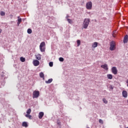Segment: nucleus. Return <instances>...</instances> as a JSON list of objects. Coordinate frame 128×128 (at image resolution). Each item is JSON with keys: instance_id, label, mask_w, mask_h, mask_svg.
Wrapping results in <instances>:
<instances>
[{"instance_id": "20", "label": "nucleus", "mask_w": 128, "mask_h": 128, "mask_svg": "<svg viewBox=\"0 0 128 128\" xmlns=\"http://www.w3.org/2000/svg\"><path fill=\"white\" fill-rule=\"evenodd\" d=\"M20 60L22 62H26V58H24V57H20Z\"/></svg>"}, {"instance_id": "4", "label": "nucleus", "mask_w": 128, "mask_h": 128, "mask_svg": "<svg viewBox=\"0 0 128 128\" xmlns=\"http://www.w3.org/2000/svg\"><path fill=\"white\" fill-rule=\"evenodd\" d=\"M38 96H40V92L36 91V90H34L33 92V98H36Z\"/></svg>"}, {"instance_id": "15", "label": "nucleus", "mask_w": 128, "mask_h": 128, "mask_svg": "<svg viewBox=\"0 0 128 128\" xmlns=\"http://www.w3.org/2000/svg\"><path fill=\"white\" fill-rule=\"evenodd\" d=\"M22 126H24V128H28V122H23L22 124Z\"/></svg>"}, {"instance_id": "24", "label": "nucleus", "mask_w": 128, "mask_h": 128, "mask_svg": "<svg viewBox=\"0 0 128 128\" xmlns=\"http://www.w3.org/2000/svg\"><path fill=\"white\" fill-rule=\"evenodd\" d=\"M0 16H6V12L2 11L0 12Z\"/></svg>"}, {"instance_id": "27", "label": "nucleus", "mask_w": 128, "mask_h": 128, "mask_svg": "<svg viewBox=\"0 0 128 128\" xmlns=\"http://www.w3.org/2000/svg\"><path fill=\"white\" fill-rule=\"evenodd\" d=\"M49 66H54V62H50V63H49Z\"/></svg>"}, {"instance_id": "16", "label": "nucleus", "mask_w": 128, "mask_h": 128, "mask_svg": "<svg viewBox=\"0 0 128 128\" xmlns=\"http://www.w3.org/2000/svg\"><path fill=\"white\" fill-rule=\"evenodd\" d=\"M25 116L26 117V118H28L29 120H32V116L31 115H30V114H26L25 115Z\"/></svg>"}, {"instance_id": "30", "label": "nucleus", "mask_w": 128, "mask_h": 128, "mask_svg": "<svg viewBox=\"0 0 128 128\" xmlns=\"http://www.w3.org/2000/svg\"><path fill=\"white\" fill-rule=\"evenodd\" d=\"M59 60L60 62H64V59L60 57L59 58Z\"/></svg>"}, {"instance_id": "6", "label": "nucleus", "mask_w": 128, "mask_h": 128, "mask_svg": "<svg viewBox=\"0 0 128 128\" xmlns=\"http://www.w3.org/2000/svg\"><path fill=\"white\" fill-rule=\"evenodd\" d=\"M112 72L114 74H118V69H116V67L114 66L112 68Z\"/></svg>"}, {"instance_id": "28", "label": "nucleus", "mask_w": 128, "mask_h": 128, "mask_svg": "<svg viewBox=\"0 0 128 128\" xmlns=\"http://www.w3.org/2000/svg\"><path fill=\"white\" fill-rule=\"evenodd\" d=\"M102 100H103L104 104H108V100H106V98H104Z\"/></svg>"}, {"instance_id": "13", "label": "nucleus", "mask_w": 128, "mask_h": 128, "mask_svg": "<svg viewBox=\"0 0 128 128\" xmlns=\"http://www.w3.org/2000/svg\"><path fill=\"white\" fill-rule=\"evenodd\" d=\"M20 18V16H18V22H17L18 26H20V22H22V18Z\"/></svg>"}, {"instance_id": "35", "label": "nucleus", "mask_w": 128, "mask_h": 128, "mask_svg": "<svg viewBox=\"0 0 128 128\" xmlns=\"http://www.w3.org/2000/svg\"><path fill=\"white\" fill-rule=\"evenodd\" d=\"M2 32V29H0V34Z\"/></svg>"}, {"instance_id": "34", "label": "nucleus", "mask_w": 128, "mask_h": 128, "mask_svg": "<svg viewBox=\"0 0 128 128\" xmlns=\"http://www.w3.org/2000/svg\"><path fill=\"white\" fill-rule=\"evenodd\" d=\"M126 84H128L127 86H128V80H126Z\"/></svg>"}, {"instance_id": "37", "label": "nucleus", "mask_w": 128, "mask_h": 128, "mask_svg": "<svg viewBox=\"0 0 128 128\" xmlns=\"http://www.w3.org/2000/svg\"><path fill=\"white\" fill-rule=\"evenodd\" d=\"M68 18V16H66V18Z\"/></svg>"}, {"instance_id": "14", "label": "nucleus", "mask_w": 128, "mask_h": 128, "mask_svg": "<svg viewBox=\"0 0 128 128\" xmlns=\"http://www.w3.org/2000/svg\"><path fill=\"white\" fill-rule=\"evenodd\" d=\"M40 76L42 78H43V80H44V72H41L40 73Z\"/></svg>"}, {"instance_id": "11", "label": "nucleus", "mask_w": 128, "mask_h": 128, "mask_svg": "<svg viewBox=\"0 0 128 128\" xmlns=\"http://www.w3.org/2000/svg\"><path fill=\"white\" fill-rule=\"evenodd\" d=\"M36 57L38 60H42V55L40 54H37L36 55Z\"/></svg>"}, {"instance_id": "9", "label": "nucleus", "mask_w": 128, "mask_h": 128, "mask_svg": "<svg viewBox=\"0 0 128 128\" xmlns=\"http://www.w3.org/2000/svg\"><path fill=\"white\" fill-rule=\"evenodd\" d=\"M122 94L124 98H128V92L126 90H123L122 92Z\"/></svg>"}, {"instance_id": "21", "label": "nucleus", "mask_w": 128, "mask_h": 128, "mask_svg": "<svg viewBox=\"0 0 128 128\" xmlns=\"http://www.w3.org/2000/svg\"><path fill=\"white\" fill-rule=\"evenodd\" d=\"M52 82V78L48 79V81H46V84H50Z\"/></svg>"}, {"instance_id": "5", "label": "nucleus", "mask_w": 128, "mask_h": 128, "mask_svg": "<svg viewBox=\"0 0 128 128\" xmlns=\"http://www.w3.org/2000/svg\"><path fill=\"white\" fill-rule=\"evenodd\" d=\"M32 64L34 66H40V61L38 60H33Z\"/></svg>"}, {"instance_id": "23", "label": "nucleus", "mask_w": 128, "mask_h": 128, "mask_svg": "<svg viewBox=\"0 0 128 128\" xmlns=\"http://www.w3.org/2000/svg\"><path fill=\"white\" fill-rule=\"evenodd\" d=\"M30 112H32V109L31 108H29L27 112H26V114H30Z\"/></svg>"}, {"instance_id": "12", "label": "nucleus", "mask_w": 128, "mask_h": 128, "mask_svg": "<svg viewBox=\"0 0 128 128\" xmlns=\"http://www.w3.org/2000/svg\"><path fill=\"white\" fill-rule=\"evenodd\" d=\"M128 42V36L126 35L124 37V44H126V42Z\"/></svg>"}, {"instance_id": "38", "label": "nucleus", "mask_w": 128, "mask_h": 128, "mask_svg": "<svg viewBox=\"0 0 128 128\" xmlns=\"http://www.w3.org/2000/svg\"><path fill=\"white\" fill-rule=\"evenodd\" d=\"M86 128H90V127H87Z\"/></svg>"}, {"instance_id": "31", "label": "nucleus", "mask_w": 128, "mask_h": 128, "mask_svg": "<svg viewBox=\"0 0 128 128\" xmlns=\"http://www.w3.org/2000/svg\"><path fill=\"white\" fill-rule=\"evenodd\" d=\"M99 122L100 124H104V121L102 119H100L99 120Z\"/></svg>"}, {"instance_id": "26", "label": "nucleus", "mask_w": 128, "mask_h": 128, "mask_svg": "<svg viewBox=\"0 0 128 128\" xmlns=\"http://www.w3.org/2000/svg\"><path fill=\"white\" fill-rule=\"evenodd\" d=\"M67 20L68 22H69V24H72V20L70 19V18H68Z\"/></svg>"}, {"instance_id": "18", "label": "nucleus", "mask_w": 128, "mask_h": 128, "mask_svg": "<svg viewBox=\"0 0 128 128\" xmlns=\"http://www.w3.org/2000/svg\"><path fill=\"white\" fill-rule=\"evenodd\" d=\"M92 46L94 48H96L98 46V42H94L92 45Z\"/></svg>"}, {"instance_id": "1", "label": "nucleus", "mask_w": 128, "mask_h": 128, "mask_svg": "<svg viewBox=\"0 0 128 128\" xmlns=\"http://www.w3.org/2000/svg\"><path fill=\"white\" fill-rule=\"evenodd\" d=\"M90 19L88 18H86L84 20V22H83V26L82 28H88V24H90Z\"/></svg>"}, {"instance_id": "22", "label": "nucleus", "mask_w": 128, "mask_h": 128, "mask_svg": "<svg viewBox=\"0 0 128 128\" xmlns=\"http://www.w3.org/2000/svg\"><path fill=\"white\" fill-rule=\"evenodd\" d=\"M32 29H30V28H28V29L27 30V32H28V34H32Z\"/></svg>"}, {"instance_id": "3", "label": "nucleus", "mask_w": 128, "mask_h": 128, "mask_svg": "<svg viewBox=\"0 0 128 128\" xmlns=\"http://www.w3.org/2000/svg\"><path fill=\"white\" fill-rule=\"evenodd\" d=\"M116 46V42L114 41H112L110 43V50H114V48Z\"/></svg>"}, {"instance_id": "25", "label": "nucleus", "mask_w": 128, "mask_h": 128, "mask_svg": "<svg viewBox=\"0 0 128 128\" xmlns=\"http://www.w3.org/2000/svg\"><path fill=\"white\" fill-rule=\"evenodd\" d=\"M77 46H80V40H77Z\"/></svg>"}, {"instance_id": "32", "label": "nucleus", "mask_w": 128, "mask_h": 128, "mask_svg": "<svg viewBox=\"0 0 128 128\" xmlns=\"http://www.w3.org/2000/svg\"><path fill=\"white\" fill-rule=\"evenodd\" d=\"M110 88H112V90H114V87L112 86H110Z\"/></svg>"}, {"instance_id": "33", "label": "nucleus", "mask_w": 128, "mask_h": 128, "mask_svg": "<svg viewBox=\"0 0 128 128\" xmlns=\"http://www.w3.org/2000/svg\"><path fill=\"white\" fill-rule=\"evenodd\" d=\"M112 36H113L114 38H115L116 35H114V34H112Z\"/></svg>"}, {"instance_id": "29", "label": "nucleus", "mask_w": 128, "mask_h": 128, "mask_svg": "<svg viewBox=\"0 0 128 128\" xmlns=\"http://www.w3.org/2000/svg\"><path fill=\"white\" fill-rule=\"evenodd\" d=\"M56 122H57V124H58V126H60V121L59 120H57Z\"/></svg>"}, {"instance_id": "10", "label": "nucleus", "mask_w": 128, "mask_h": 128, "mask_svg": "<svg viewBox=\"0 0 128 128\" xmlns=\"http://www.w3.org/2000/svg\"><path fill=\"white\" fill-rule=\"evenodd\" d=\"M46 47V42H42L40 43V48H41V50H42V48Z\"/></svg>"}, {"instance_id": "36", "label": "nucleus", "mask_w": 128, "mask_h": 128, "mask_svg": "<svg viewBox=\"0 0 128 128\" xmlns=\"http://www.w3.org/2000/svg\"><path fill=\"white\" fill-rule=\"evenodd\" d=\"M10 16L11 18H12L13 16H12V15H10Z\"/></svg>"}, {"instance_id": "2", "label": "nucleus", "mask_w": 128, "mask_h": 128, "mask_svg": "<svg viewBox=\"0 0 128 128\" xmlns=\"http://www.w3.org/2000/svg\"><path fill=\"white\" fill-rule=\"evenodd\" d=\"M86 10H90L92 8V2H88L86 4Z\"/></svg>"}, {"instance_id": "8", "label": "nucleus", "mask_w": 128, "mask_h": 128, "mask_svg": "<svg viewBox=\"0 0 128 128\" xmlns=\"http://www.w3.org/2000/svg\"><path fill=\"white\" fill-rule=\"evenodd\" d=\"M44 116V112H40L39 114H38V118L40 120H42V116Z\"/></svg>"}, {"instance_id": "7", "label": "nucleus", "mask_w": 128, "mask_h": 128, "mask_svg": "<svg viewBox=\"0 0 128 128\" xmlns=\"http://www.w3.org/2000/svg\"><path fill=\"white\" fill-rule=\"evenodd\" d=\"M101 68H104V70H108V64H106L102 65Z\"/></svg>"}, {"instance_id": "19", "label": "nucleus", "mask_w": 128, "mask_h": 128, "mask_svg": "<svg viewBox=\"0 0 128 128\" xmlns=\"http://www.w3.org/2000/svg\"><path fill=\"white\" fill-rule=\"evenodd\" d=\"M107 78L109 80H112V75L110 74H108L107 75Z\"/></svg>"}, {"instance_id": "17", "label": "nucleus", "mask_w": 128, "mask_h": 128, "mask_svg": "<svg viewBox=\"0 0 128 128\" xmlns=\"http://www.w3.org/2000/svg\"><path fill=\"white\" fill-rule=\"evenodd\" d=\"M40 50L42 52H46V47H42V49L40 47Z\"/></svg>"}]
</instances>
